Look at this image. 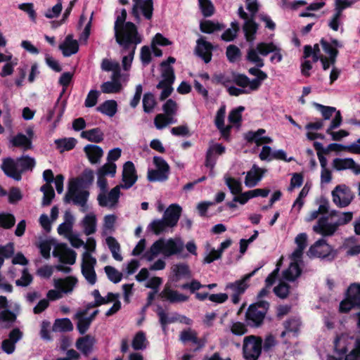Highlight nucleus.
<instances>
[{
	"mask_svg": "<svg viewBox=\"0 0 360 360\" xmlns=\"http://www.w3.org/2000/svg\"><path fill=\"white\" fill-rule=\"evenodd\" d=\"M332 166L337 171L350 169L354 174H360V165L355 162L352 158H335Z\"/></svg>",
	"mask_w": 360,
	"mask_h": 360,
	"instance_id": "19",
	"label": "nucleus"
},
{
	"mask_svg": "<svg viewBox=\"0 0 360 360\" xmlns=\"http://www.w3.org/2000/svg\"><path fill=\"white\" fill-rule=\"evenodd\" d=\"M161 297L170 302H184L188 300V297L169 287H165L160 293Z\"/></svg>",
	"mask_w": 360,
	"mask_h": 360,
	"instance_id": "38",
	"label": "nucleus"
},
{
	"mask_svg": "<svg viewBox=\"0 0 360 360\" xmlns=\"http://www.w3.org/2000/svg\"><path fill=\"white\" fill-rule=\"evenodd\" d=\"M87 314V309L79 310L75 315V319L77 321V329L79 334L84 335L89 330L91 321L85 316Z\"/></svg>",
	"mask_w": 360,
	"mask_h": 360,
	"instance_id": "36",
	"label": "nucleus"
},
{
	"mask_svg": "<svg viewBox=\"0 0 360 360\" xmlns=\"http://www.w3.org/2000/svg\"><path fill=\"white\" fill-rule=\"evenodd\" d=\"M342 25V12L336 8L328 22V27L333 31H338Z\"/></svg>",
	"mask_w": 360,
	"mask_h": 360,
	"instance_id": "60",
	"label": "nucleus"
},
{
	"mask_svg": "<svg viewBox=\"0 0 360 360\" xmlns=\"http://www.w3.org/2000/svg\"><path fill=\"white\" fill-rule=\"evenodd\" d=\"M258 49H260L261 55L263 56L273 53V55L270 58V60L272 63H280L283 59L281 49L273 43H259Z\"/></svg>",
	"mask_w": 360,
	"mask_h": 360,
	"instance_id": "24",
	"label": "nucleus"
},
{
	"mask_svg": "<svg viewBox=\"0 0 360 360\" xmlns=\"http://www.w3.org/2000/svg\"><path fill=\"white\" fill-rule=\"evenodd\" d=\"M337 229V224H335V222H329L326 217L319 219L316 224L313 226V231L323 236H331Z\"/></svg>",
	"mask_w": 360,
	"mask_h": 360,
	"instance_id": "18",
	"label": "nucleus"
},
{
	"mask_svg": "<svg viewBox=\"0 0 360 360\" xmlns=\"http://www.w3.org/2000/svg\"><path fill=\"white\" fill-rule=\"evenodd\" d=\"M97 111L108 117H113L117 111V104L114 100L103 102L96 108Z\"/></svg>",
	"mask_w": 360,
	"mask_h": 360,
	"instance_id": "45",
	"label": "nucleus"
},
{
	"mask_svg": "<svg viewBox=\"0 0 360 360\" xmlns=\"http://www.w3.org/2000/svg\"><path fill=\"white\" fill-rule=\"evenodd\" d=\"M15 317V315L8 309L6 297L0 296V321L13 322Z\"/></svg>",
	"mask_w": 360,
	"mask_h": 360,
	"instance_id": "42",
	"label": "nucleus"
},
{
	"mask_svg": "<svg viewBox=\"0 0 360 360\" xmlns=\"http://www.w3.org/2000/svg\"><path fill=\"white\" fill-rule=\"evenodd\" d=\"M171 228L173 227L170 226L163 217L162 219L152 221L148 226V229L156 235L165 232Z\"/></svg>",
	"mask_w": 360,
	"mask_h": 360,
	"instance_id": "46",
	"label": "nucleus"
},
{
	"mask_svg": "<svg viewBox=\"0 0 360 360\" xmlns=\"http://www.w3.org/2000/svg\"><path fill=\"white\" fill-rule=\"evenodd\" d=\"M262 349V340L255 335L246 336L243 339V354L247 360H257Z\"/></svg>",
	"mask_w": 360,
	"mask_h": 360,
	"instance_id": "4",
	"label": "nucleus"
},
{
	"mask_svg": "<svg viewBox=\"0 0 360 360\" xmlns=\"http://www.w3.org/2000/svg\"><path fill=\"white\" fill-rule=\"evenodd\" d=\"M93 181L94 172L91 169H85L79 176L70 179L68 186L88 190Z\"/></svg>",
	"mask_w": 360,
	"mask_h": 360,
	"instance_id": "17",
	"label": "nucleus"
},
{
	"mask_svg": "<svg viewBox=\"0 0 360 360\" xmlns=\"http://www.w3.org/2000/svg\"><path fill=\"white\" fill-rule=\"evenodd\" d=\"M157 103L155 96L151 93H146L143 98V108L146 113H150L153 111Z\"/></svg>",
	"mask_w": 360,
	"mask_h": 360,
	"instance_id": "64",
	"label": "nucleus"
},
{
	"mask_svg": "<svg viewBox=\"0 0 360 360\" xmlns=\"http://www.w3.org/2000/svg\"><path fill=\"white\" fill-rule=\"evenodd\" d=\"M321 44L323 51L328 55V57L323 56L321 53L319 45L315 44L313 48L310 46H304V58H307L312 56L314 62L320 60L324 70H327L330 67H332L330 74V82L332 84L340 76V71L335 67V63L338 53V49L342 47V44L337 39H332L330 42L321 39Z\"/></svg>",
	"mask_w": 360,
	"mask_h": 360,
	"instance_id": "1",
	"label": "nucleus"
},
{
	"mask_svg": "<svg viewBox=\"0 0 360 360\" xmlns=\"http://www.w3.org/2000/svg\"><path fill=\"white\" fill-rule=\"evenodd\" d=\"M264 172V171L262 169L254 165L251 169L247 172L245 185L248 188L255 187L262 180Z\"/></svg>",
	"mask_w": 360,
	"mask_h": 360,
	"instance_id": "28",
	"label": "nucleus"
},
{
	"mask_svg": "<svg viewBox=\"0 0 360 360\" xmlns=\"http://www.w3.org/2000/svg\"><path fill=\"white\" fill-rule=\"evenodd\" d=\"M81 136L89 141L99 143L103 139V134L100 129L95 128L90 130L83 131L81 133Z\"/></svg>",
	"mask_w": 360,
	"mask_h": 360,
	"instance_id": "56",
	"label": "nucleus"
},
{
	"mask_svg": "<svg viewBox=\"0 0 360 360\" xmlns=\"http://www.w3.org/2000/svg\"><path fill=\"white\" fill-rule=\"evenodd\" d=\"M291 260L292 262L289 267L285 270L283 274V278L288 281H294L301 274V270L298 264L300 261H294L292 258Z\"/></svg>",
	"mask_w": 360,
	"mask_h": 360,
	"instance_id": "48",
	"label": "nucleus"
},
{
	"mask_svg": "<svg viewBox=\"0 0 360 360\" xmlns=\"http://www.w3.org/2000/svg\"><path fill=\"white\" fill-rule=\"evenodd\" d=\"M224 181L233 195H238L242 191V184L239 180L232 178L228 175L224 176Z\"/></svg>",
	"mask_w": 360,
	"mask_h": 360,
	"instance_id": "61",
	"label": "nucleus"
},
{
	"mask_svg": "<svg viewBox=\"0 0 360 360\" xmlns=\"http://www.w3.org/2000/svg\"><path fill=\"white\" fill-rule=\"evenodd\" d=\"M342 122L340 112H337L336 115L332 120L330 126L326 129V133L331 136L333 141H340L342 138H345L349 135V133L343 129L338 131H333L334 129L339 127Z\"/></svg>",
	"mask_w": 360,
	"mask_h": 360,
	"instance_id": "23",
	"label": "nucleus"
},
{
	"mask_svg": "<svg viewBox=\"0 0 360 360\" xmlns=\"http://www.w3.org/2000/svg\"><path fill=\"white\" fill-rule=\"evenodd\" d=\"M136 180L137 176L134 165L130 161L127 162L123 167L122 184L118 186H122L121 188L129 189L136 183Z\"/></svg>",
	"mask_w": 360,
	"mask_h": 360,
	"instance_id": "15",
	"label": "nucleus"
},
{
	"mask_svg": "<svg viewBox=\"0 0 360 360\" xmlns=\"http://www.w3.org/2000/svg\"><path fill=\"white\" fill-rule=\"evenodd\" d=\"M84 233L86 236L94 233L96 231L97 219L94 212H89L85 215L81 221Z\"/></svg>",
	"mask_w": 360,
	"mask_h": 360,
	"instance_id": "37",
	"label": "nucleus"
},
{
	"mask_svg": "<svg viewBox=\"0 0 360 360\" xmlns=\"http://www.w3.org/2000/svg\"><path fill=\"white\" fill-rule=\"evenodd\" d=\"M84 152L92 164L97 163L103 154L101 148L96 145H87L84 147Z\"/></svg>",
	"mask_w": 360,
	"mask_h": 360,
	"instance_id": "41",
	"label": "nucleus"
},
{
	"mask_svg": "<svg viewBox=\"0 0 360 360\" xmlns=\"http://www.w3.org/2000/svg\"><path fill=\"white\" fill-rule=\"evenodd\" d=\"M148 345V341L146 338V333L143 331H139L134 336L131 341L132 348L136 350H144Z\"/></svg>",
	"mask_w": 360,
	"mask_h": 360,
	"instance_id": "44",
	"label": "nucleus"
},
{
	"mask_svg": "<svg viewBox=\"0 0 360 360\" xmlns=\"http://www.w3.org/2000/svg\"><path fill=\"white\" fill-rule=\"evenodd\" d=\"M225 152V147L220 143H211L206 153L205 166L212 169L216 163V155Z\"/></svg>",
	"mask_w": 360,
	"mask_h": 360,
	"instance_id": "27",
	"label": "nucleus"
},
{
	"mask_svg": "<svg viewBox=\"0 0 360 360\" xmlns=\"http://www.w3.org/2000/svg\"><path fill=\"white\" fill-rule=\"evenodd\" d=\"M181 210V207L179 205L172 204L165 210L163 218L170 226L174 227L178 223Z\"/></svg>",
	"mask_w": 360,
	"mask_h": 360,
	"instance_id": "30",
	"label": "nucleus"
},
{
	"mask_svg": "<svg viewBox=\"0 0 360 360\" xmlns=\"http://www.w3.org/2000/svg\"><path fill=\"white\" fill-rule=\"evenodd\" d=\"M258 269H256L251 273L244 276L242 279L233 283H229L226 285V290L231 292V301L233 304H238L240 302V296L245 292L248 287L247 281L255 275Z\"/></svg>",
	"mask_w": 360,
	"mask_h": 360,
	"instance_id": "9",
	"label": "nucleus"
},
{
	"mask_svg": "<svg viewBox=\"0 0 360 360\" xmlns=\"http://www.w3.org/2000/svg\"><path fill=\"white\" fill-rule=\"evenodd\" d=\"M160 254H162V250L160 240H158L153 243V245L147 251L144 252L143 255V258L148 262H152Z\"/></svg>",
	"mask_w": 360,
	"mask_h": 360,
	"instance_id": "51",
	"label": "nucleus"
},
{
	"mask_svg": "<svg viewBox=\"0 0 360 360\" xmlns=\"http://www.w3.org/2000/svg\"><path fill=\"white\" fill-rule=\"evenodd\" d=\"M17 161L20 170V175L27 170H32L36 164L34 158L28 155H22L17 158Z\"/></svg>",
	"mask_w": 360,
	"mask_h": 360,
	"instance_id": "58",
	"label": "nucleus"
},
{
	"mask_svg": "<svg viewBox=\"0 0 360 360\" xmlns=\"http://www.w3.org/2000/svg\"><path fill=\"white\" fill-rule=\"evenodd\" d=\"M117 217L115 214H107L103 218V233L105 235L111 233L115 230Z\"/></svg>",
	"mask_w": 360,
	"mask_h": 360,
	"instance_id": "63",
	"label": "nucleus"
},
{
	"mask_svg": "<svg viewBox=\"0 0 360 360\" xmlns=\"http://www.w3.org/2000/svg\"><path fill=\"white\" fill-rule=\"evenodd\" d=\"M179 340L184 343L191 342L193 345H196L197 347L194 351L200 349L206 343V340L205 338H198V333L191 328L182 330L179 335Z\"/></svg>",
	"mask_w": 360,
	"mask_h": 360,
	"instance_id": "22",
	"label": "nucleus"
},
{
	"mask_svg": "<svg viewBox=\"0 0 360 360\" xmlns=\"http://www.w3.org/2000/svg\"><path fill=\"white\" fill-rule=\"evenodd\" d=\"M116 41L122 46L123 55L122 64L124 70L128 71L131 65L136 46L141 42V37L136 27L131 22H127L118 30L115 31Z\"/></svg>",
	"mask_w": 360,
	"mask_h": 360,
	"instance_id": "2",
	"label": "nucleus"
},
{
	"mask_svg": "<svg viewBox=\"0 0 360 360\" xmlns=\"http://www.w3.org/2000/svg\"><path fill=\"white\" fill-rule=\"evenodd\" d=\"M122 186H116L110 191L98 193L97 201L101 207H107L108 209L115 208L119 202L120 197V190Z\"/></svg>",
	"mask_w": 360,
	"mask_h": 360,
	"instance_id": "10",
	"label": "nucleus"
},
{
	"mask_svg": "<svg viewBox=\"0 0 360 360\" xmlns=\"http://www.w3.org/2000/svg\"><path fill=\"white\" fill-rule=\"evenodd\" d=\"M175 61L174 58L169 57L166 61L161 63V76L162 79L160 82H169L171 84L174 83L175 79L174 69L169 64L174 63Z\"/></svg>",
	"mask_w": 360,
	"mask_h": 360,
	"instance_id": "32",
	"label": "nucleus"
},
{
	"mask_svg": "<svg viewBox=\"0 0 360 360\" xmlns=\"http://www.w3.org/2000/svg\"><path fill=\"white\" fill-rule=\"evenodd\" d=\"M133 1L132 13L137 20H139L141 15L146 19H151L153 11V0H133Z\"/></svg>",
	"mask_w": 360,
	"mask_h": 360,
	"instance_id": "13",
	"label": "nucleus"
},
{
	"mask_svg": "<svg viewBox=\"0 0 360 360\" xmlns=\"http://www.w3.org/2000/svg\"><path fill=\"white\" fill-rule=\"evenodd\" d=\"M89 198V191L87 189H81L68 186V191L65 196V202H72L79 207L82 212H86L89 210L87 203Z\"/></svg>",
	"mask_w": 360,
	"mask_h": 360,
	"instance_id": "3",
	"label": "nucleus"
},
{
	"mask_svg": "<svg viewBox=\"0 0 360 360\" xmlns=\"http://www.w3.org/2000/svg\"><path fill=\"white\" fill-rule=\"evenodd\" d=\"M77 283V279L72 276L65 278H58L53 280L55 288L60 290L62 293H70Z\"/></svg>",
	"mask_w": 360,
	"mask_h": 360,
	"instance_id": "29",
	"label": "nucleus"
},
{
	"mask_svg": "<svg viewBox=\"0 0 360 360\" xmlns=\"http://www.w3.org/2000/svg\"><path fill=\"white\" fill-rule=\"evenodd\" d=\"M333 202L340 207L349 205L353 200V194L345 185L337 186L332 191Z\"/></svg>",
	"mask_w": 360,
	"mask_h": 360,
	"instance_id": "12",
	"label": "nucleus"
},
{
	"mask_svg": "<svg viewBox=\"0 0 360 360\" xmlns=\"http://www.w3.org/2000/svg\"><path fill=\"white\" fill-rule=\"evenodd\" d=\"M269 303L265 301H259L255 304H252L246 312V321L252 326H259L263 321Z\"/></svg>",
	"mask_w": 360,
	"mask_h": 360,
	"instance_id": "5",
	"label": "nucleus"
},
{
	"mask_svg": "<svg viewBox=\"0 0 360 360\" xmlns=\"http://www.w3.org/2000/svg\"><path fill=\"white\" fill-rule=\"evenodd\" d=\"M73 330V324L68 318L56 319L53 326L56 332H69Z\"/></svg>",
	"mask_w": 360,
	"mask_h": 360,
	"instance_id": "53",
	"label": "nucleus"
},
{
	"mask_svg": "<svg viewBox=\"0 0 360 360\" xmlns=\"http://www.w3.org/2000/svg\"><path fill=\"white\" fill-rule=\"evenodd\" d=\"M96 342L94 336L86 335L77 340L75 347L84 355H89L93 351Z\"/></svg>",
	"mask_w": 360,
	"mask_h": 360,
	"instance_id": "26",
	"label": "nucleus"
},
{
	"mask_svg": "<svg viewBox=\"0 0 360 360\" xmlns=\"http://www.w3.org/2000/svg\"><path fill=\"white\" fill-rule=\"evenodd\" d=\"M153 164L155 169L148 171V179L149 181H165L169 177V166L161 157L154 156Z\"/></svg>",
	"mask_w": 360,
	"mask_h": 360,
	"instance_id": "6",
	"label": "nucleus"
},
{
	"mask_svg": "<svg viewBox=\"0 0 360 360\" xmlns=\"http://www.w3.org/2000/svg\"><path fill=\"white\" fill-rule=\"evenodd\" d=\"M265 133L266 131L264 129L249 131L245 134V138L248 142L255 143L257 146L272 143L273 139L268 136H265Z\"/></svg>",
	"mask_w": 360,
	"mask_h": 360,
	"instance_id": "25",
	"label": "nucleus"
},
{
	"mask_svg": "<svg viewBox=\"0 0 360 360\" xmlns=\"http://www.w3.org/2000/svg\"><path fill=\"white\" fill-rule=\"evenodd\" d=\"M296 249L291 254L290 258L294 261H301L303 252L307 247V235L305 233H299L295 239Z\"/></svg>",
	"mask_w": 360,
	"mask_h": 360,
	"instance_id": "31",
	"label": "nucleus"
},
{
	"mask_svg": "<svg viewBox=\"0 0 360 360\" xmlns=\"http://www.w3.org/2000/svg\"><path fill=\"white\" fill-rule=\"evenodd\" d=\"M105 242L112 253V257L116 261H122L123 257L120 253V245L117 240L112 236H108L106 238Z\"/></svg>",
	"mask_w": 360,
	"mask_h": 360,
	"instance_id": "50",
	"label": "nucleus"
},
{
	"mask_svg": "<svg viewBox=\"0 0 360 360\" xmlns=\"http://www.w3.org/2000/svg\"><path fill=\"white\" fill-rule=\"evenodd\" d=\"M53 255L58 257L60 262L68 264H74L76 261L77 253L67 248L65 245H59L53 252Z\"/></svg>",
	"mask_w": 360,
	"mask_h": 360,
	"instance_id": "21",
	"label": "nucleus"
},
{
	"mask_svg": "<svg viewBox=\"0 0 360 360\" xmlns=\"http://www.w3.org/2000/svg\"><path fill=\"white\" fill-rule=\"evenodd\" d=\"M307 255L313 257L333 259L335 256V252L332 247L326 243V240L322 238L318 240L309 248Z\"/></svg>",
	"mask_w": 360,
	"mask_h": 360,
	"instance_id": "11",
	"label": "nucleus"
},
{
	"mask_svg": "<svg viewBox=\"0 0 360 360\" xmlns=\"http://www.w3.org/2000/svg\"><path fill=\"white\" fill-rule=\"evenodd\" d=\"M122 77L113 78L111 76V81L104 82L101 86V91L104 94H115L122 89V84L120 82Z\"/></svg>",
	"mask_w": 360,
	"mask_h": 360,
	"instance_id": "39",
	"label": "nucleus"
},
{
	"mask_svg": "<svg viewBox=\"0 0 360 360\" xmlns=\"http://www.w3.org/2000/svg\"><path fill=\"white\" fill-rule=\"evenodd\" d=\"M59 49L64 56L69 57L78 51L79 44L77 40L73 39L72 35L69 34L65 37L64 42L59 46Z\"/></svg>",
	"mask_w": 360,
	"mask_h": 360,
	"instance_id": "34",
	"label": "nucleus"
},
{
	"mask_svg": "<svg viewBox=\"0 0 360 360\" xmlns=\"http://www.w3.org/2000/svg\"><path fill=\"white\" fill-rule=\"evenodd\" d=\"M259 54L261 55V51L258 49L257 44L256 47H252L248 50L247 58L250 62L254 63L257 68H262L264 66V61Z\"/></svg>",
	"mask_w": 360,
	"mask_h": 360,
	"instance_id": "57",
	"label": "nucleus"
},
{
	"mask_svg": "<svg viewBox=\"0 0 360 360\" xmlns=\"http://www.w3.org/2000/svg\"><path fill=\"white\" fill-rule=\"evenodd\" d=\"M176 119L167 115L165 113H160L155 116L154 124L158 129H162L170 124H175Z\"/></svg>",
	"mask_w": 360,
	"mask_h": 360,
	"instance_id": "52",
	"label": "nucleus"
},
{
	"mask_svg": "<svg viewBox=\"0 0 360 360\" xmlns=\"http://www.w3.org/2000/svg\"><path fill=\"white\" fill-rule=\"evenodd\" d=\"M249 72L250 75L256 77V78L251 80L250 89H258L262 85V82L267 78V75L262 70L255 68H250Z\"/></svg>",
	"mask_w": 360,
	"mask_h": 360,
	"instance_id": "49",
	"label": "nucleus"
},
{
	"mask_svg": "<svg viewBox=\"0 0 360 360\" xmlns=\"http://www.w3.org/2000/svg\"><path fill=\"white\" fill-rule=\"evenodd\" d=\"M226 114V107L221 106L217 111L215 117V124L217 127L220 130L223 136L226 137L228 136L231 127L224 126V117Z\"/></svg>",
	"mask_w": 360,
	"mask_h": 360,
	"instance_id": "40",
	"label": "nucleus"
},
{
	"mask_svg": "<svg viewBox=\"0 0 360 360\" xmlns=\"http://www.w3.org/2000/svg\"><path fill=\"white\" fill-rule=\"evenodd\" d=\"M55 144L60 153L70 150L75 148L77 140L74 138H63L55 140Z\"/></svg>",
	"mask_w": 360,
	"mask_h": 360,
	"instance_id": "54",
	"label": "nucleus"
},
{
	"mask_svg": "<svg viewBox=\"0 0 360 360\" xmlns=\"http://www.w3.org/2000/svg\"><path fill=\"white\" fill-rule=\"evenodd\" d=\"M238 14L242 19L245 20L243 25V30L246 40L252 42L255 39V34L258 29L257 25L252 19H248V14L245 12L243 6H239Z\"/></svg>",
	"mask_w": 360,
	"mask_h": 360,
	"instance_id": "14",
	"label": "nucleus"
},
{
	"mask_svg": "<svg viewBox=\"0 0 360 360\" xmlns=\"http://www.w3.org/2000/svg\"><path fill=\"white\" fill-rule=\"evenodd\" d=\"M159 240L162 247V255L165 257H169L172 255H180L182 257H186V255H182L184 243L181 238H160Z\"/></svg>",
	"mask_w": 360,
	"mask_h": 360,
	"instance_id": "7",
	"label": "nucleus"
},
{
	"mask_svg": "<svg viewBox=\"0 0 360 360\" xmlns=\"http://www.w3.org/2000/svg\"><path fill=\"white\" fill-rule=\"evenodd\" d=\"M9 143L11 146L20 148L23 150L32 148V141L22 133H18L16 135L11 137Z\"/></svg>",
	"mask_w": 360,
	"mask_h": 360,
	"instance_id": "35",
	"label": "nucleus"
},
{
	"mask_svg": "<svg viewBox=\"0 0 360 360\" xmlns=\"http://www.w3.org/2000/svg\"><path fill=\"white\" fill-rule=\"evenodd\" d=\"M309 191V187L304 185L300 191L297 198L295 200L292 206V212L299 213L304 204V198L307 197Z\"/></svg>",
	"mask_w": 360,
	"mask_h": 360,
	"instance_id": "55",
	"label": "nucleus"
},
{
	"mask_svg": "<svg viewBox=\"0 0 360 360\" xmlns=\"http://www.w3.org/2000/svg\"><path fill=\"white\" fill-rule=\"evenodd\" d=\"M1 169L7 176L15 181L21 179L20 170L17 159L14 160L11 158H4L1 165Z\"/></svg>",
	"mask_w": 360,
	"mask_h": 360,
	"instance_id": "16",
	"label": "nucleus"
},
{
	"mask_svg": "<svg viewBox=\"0 0 360 360\" xmlns=\"http://www.w3.org/2000/svg\"><path fill=\"white\" fill-rule=\"evenodd\" d=\"M22 335L19 328L13 329L8 335V338L3 340L2 350L8 354H13L15 349V344L22 339Z\"/></svg>",
	"mask_w": 360,
	"mask_h": 360,
	"instance_id": "20",
	"label": "nucleus"
},
{
	"mask_svg": "<svg viewBox=\"0 0 360 360\" xmlns=\"http://www.w3.org/2000/svg\"><path fill=\"white\" fill-rule=\"evenodd\" d=\"M96 259L88 252H84L82 257V274L87 283L91 285H94L97 281V276L95 271Z\"/></svg>",
	"mask_w": 360,
	"mask_h": 360,
	"instance_id": "8",
	"label": "nucleus"
},
{
	"mask_svg": "<svg viewBox=\"0 0 360 360\" xmlns=\"http://www.w3.org/2000/svg\"><path fill=\"white\" fill-rule=\"evenodd\" d=\"M101 69L105 72H112L113 78L122 77L121 70L119 63L104 58L101 63Z\"/></svg>",
	"mask_w": 360,
	"mask_h": 360,
	"instance_id": "43",
	"label": "nucleus"
},
{
	"mask_svg": "<svg viewBox=\"0 0 360 360\" xmlns=\"http://www.w3.org/2000/svg\"><path fill=\"white\" fill-rule=\"evenodd\" d=\"M280 261H281V259H280ZM281 262H279L278 264H277V266L276 268L268 276V277L266 278L265 280V282H266V288H262L260 292H259L258 294V298L259 299H262L266 296L268 295V294L269 293V290H268V288L269 287H271L274 283L275 282V280H276V278L278 275V273L280 270V264Z\"/></svg>",
	"mask_w": 360,
	"mask_h": 360,
	"instance_id": "47",
	"label": "nucleus"
},
{
	"mask_svg": "<svg viewBox=\"0 0 360 360\" xmlns=\"http://www.w3.org/2000/svg\"><path fill=\"white\" fill-rule=\"evenodd\" d=\"M212 46L210 43L206 41L203 38L197 41L195 48L196 53L201 57L207 63L211 60Z\"/></svg>",
	"mask_w": 360,
	"mask_h": 360,
	"instance_id": "33",
	"label": "nucleus"
},
{
	"mask_svg": "<svg viewBox=\"0 0 360 360\" xmlns=\"http://www.w3.org/2000/svg\"><path fill=\"white\" fill-rule=\"evenodd\" d=\"M346 296L349 300L360 306V283H352L347 290Z\"/></svg>",
	"mask_w": 360,
	"mask_h": 360,
	"instance_id": "59",
	"label": "nucleus"
},
{
	"mask_svg": "<svg viewBox=\"0 0 360 360\" xmlns=\"http://www.w3.org/2000/svg\"><path fill=\"white\" fill-rule=\"evenodd\" d=\"M40 191L43 193L42 205H49L55 197V193L52 186L49 184H46L42 186Z\"/></svg>",
	"mask_w": 360,
	"mask_h": 360,
	"instance_id": "62",
	"label": "nucleus"
}]
</instances>
